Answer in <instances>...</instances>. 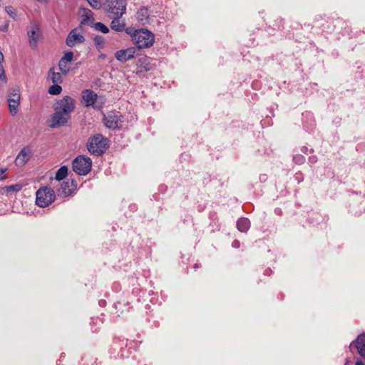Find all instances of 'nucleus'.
<instances>
[{"label": "nucleus", "instance_id": "1", "mask_svg": "<svg viewBox=\"0 0 365 365\" xmlns=\"http://www.w3.org/2000/svg\"><path fill=\"white\" fill-rule=\"evenodd\" d=\"M108 140L101 134L91 136L87 143L88 152L94 155H102L108 148Z\"/></svg>", "mask_w": 365, "mask_h": 365}, {"label": "nucleus", "instance_id": "2", "mask_svg": "<svg viewBox=\"0 0 365 365\" xmlns=\"http://www.w3.org/2000/svg\"><path fill=\"white\" fill-rule=\"evenodd\" d=\"M154 39V35L145 29L136 30L133 34V42L138 49L152 46Z\"/></svg>", "mask_w": 365, "mask_h": 365}, {"label": "nucleus", "instance_id": "3", "mask_svg": "<svg viewBox=\"0 0 365 365\" xmlns=\"http://www.w3.org/2000/svg\"><path fill=\"white\" fill-rule=\"evenodd\" d=\"M36 203L41 207H46L54 202L56 195L53 189L48 187H42L36 192Z\"/></svg>", "mask_w": 365, "mask_h": 365}, {"label": "nucleus", "instance_id": "4", "mask_svg": "<svg viewBox=\"0 0 365 365\" xmlns=\"http://www.w3.org/2000/svg\"><path fill=\"white\" fill-rule=\"evenodd\" d=\"M92 167L91 159L85 155H79L76 158L72 163L73 170L80 175H87Z\"/></svg>", "mask_w": 365, "mask_h": 365}, {"label": "nucleus", "instance_id": "5", "mask_svg": "<svg viewBox=\"0 0 365 365\" xmlns=\"http://www.w3.org/2000/svg\"><path fill=\"white\" fill-rule=\"evenodd\" d=\"M76 108V101L70 96H66L53 104V109L58 110L71 115Z\"/></svg>", "mask_w": 365, "mask_h": 365}, {"label": "nucleus", "instance_id": "6", "mask_svg": "<svg viewBox=\"0 0 365 365\" xmlns=\"http://www.w3.org/2000/svg\"><path fill=\"white\" fill-rule=\"evenodd\" d=\"M29 43L32 48L38 47V42L42 39V31L38 23H32L27 31Z\"/></svg>", "mask_w": 365, "mask_h": 365}, {"label": "nucleus", "instance_id": "7", "mask_svg": "<svg viewBox=\"0 0 365 365\" xmlns=\"http://www.w3.org/2000/svg\"><path fill=\"white\" fill-rule=\"evenodd\" d=\"M20 90L18 88H12L8 96L9 111L12 116L16 115L20 105Z\"/></svg>", "mask_w": 365, "mask_h": 365}, {"label": "nucleus", "instance_id": "8", "mask_svg": "<svg viewBox=\"0 0 365 365\" xmlns=\"http://www.w3.org/2000/svg\"><path fill=\"white\" fill-rule=\"evenodd\" d=\"M54 110L55 112L51 116L50 126L53 128H56L65 125L71 118V115L58 110Z\"/></svg>", "mask_w": 365, "mask_h": 365}, {"label": "nucleus", "instance_id": "9", "mask_svg": "<svg viewBox=\"0 0 365 365\" xmlns=\"http://www.w3.org/2000/svg\"><path fill=\"white\" fill-rule=\"evenodd\" d=\"M85 41L84 36L78 33L77 29L71 30L66 40V43L68 47L73 48L76 45L82 43Z\"/></svg>", "mask_w": 365, "mask_h": 365}, {"label": "nucleus", "instance_id": "10", "mask_svg": "<svg viewBox=\"0 0 365 365\" xmlns=\"http://www.w3.org/2000/svg\"><path fill=\"white\" fill-rule=\"evenodd\" d=\"M136 51L135 47H130L126 49L118 51L115 56L120 62H126L127 61L134 58Z\"/></svg>", "mask_w": 365, "mask_h": 365}, {"label": "nucleus", "instance_id": "11", "mask_svg": "<svg viewBox=\"0 0 365 365\" xmlns=\"http://www.w3.org/2000/svg\"><path fill=\"white\" fill-rule=\"evenodd\" d=\"M125 0H112L110 1V11L114 16H122L125 13Z\"/></svg>", "mask_w": 365, "mask_h": 365}, {"label": "nucleus", "instance_id": "12", "mask_svg": "<svg viewBox=\"0 0 365 365\" xmlns=\"http://www.w3.org/2000/svg\"><path fill=\"white\" fill-rule=\"evenodd\" d=\"M103 121L107 128L114 130L118 127L120 120L116 113L110 112L104 115Z\"/></svg>", "mask_w": 365, "mask_h": 365}, {"label": "nucleus", "instance_id": "13", "mask_svg": "<svg viewBox=\"0 0 365 365\" xmlns=\"http://www.w3.org/2000/svg\"><path fill=\"white\" fill-rule=\"evenodd\" d=\"M356 348L358 353L362 356L365 357V334H360L356 339L350 344V349Z\"/></svg>", "mask_w": 365, "mask_h": 365}, {"label": "nucleus", "instance_id": "14", "mask_svg": "<svg viewBox=\"0 0 365 365\" xmlns=\"http://www.w3.org/2000/svg\"><path fill=\"white\" fill-rule=\"evenodd\" d=\"M31 157V150L28 148H24L17 155L15 163L16 165L22 166L27 163Z\"/></svg>", "mask_w": 365, "mask_h": 365}, {"label": "nucleus", "instance_id": "15", "mask_svg": "<svg viewBox=\"0 0 365 365\" xmlns=\"http://www.w3.org/2000/svg\"><path fill=\"white\" fill-rule=\"evenodd\" d=\"M81 15L82 17L81 24H87L91 26L93 24V13L88 9H81Z\"/></svg>", "mask_w": 365, "mask_h": 365}, {"label": "nucleus", "instance_id": "16", "mask_svg": "<svg viewBox=\"0 0 365 365\" xmlns=\"http://www.w3.org/2000/svg\"><path fill=\"white\" fill-rule=\"evenodd\" d=\"M83 99L86 106H93L97 101V94L91 90H86L83 95Z\"/></svg>", "mask_w": 365, "mask_h": 365}, {"label": "nucleus", "instance_id": "17", "mask_svg": "<svg viewBox=\"0 0 365 365\" xmlns=\"http://www.w3.org/2000/svg\"><path fill=\"white\" fill-rule=\"evenodd\" d=\"M75 185L73 181H64L62 182L58 192L64 197L68 196L74 190Z\"/></svg>", "mask_w": 365, "mask_h": 365}, {"label": "nucleus", "instance_id": "18", "mask_svg": "<svg viewBox=\"0 0 365 365\" xmlns=\"http://www.w3.org/2000/svg\"><path fill=\"white\" fill-rule=\"evenodd\" d=\"M125 24L120 19V16H115L111 21L110 27L113 30L120 32L125 29Z\"/></svg>", "mask_w": 365, "mask_h": 365}, {"label": "nucleus", "instance_id": "19", "mask_svg": "<svg viewBox=\"0 0 365 365\" xmlns=\"http://www.w3.org/2000/svg\"><path fill=\"white\" fill-rule=\"evenodd\" d=\"M148 18H149V12H148V9L141 8L137 12V19L142 24H146L148 21Z\"/></svg>", "mask_w": 365, "mask_h": 365}, {"label": "nucleus", "instance_id": "20", "mask_svg": "<svg viewBox=\"0 0 365 365\" xmlns=\"http://www.w3.org/2000/svg\"><path fill=\"white\" fill-rule=\"evenodd\" d=\"M250 227V222L247 218L242 217L237 222V229L242 232H246Z\"/></svg>", "mask_w": 365, "mask_h": 365}, {"label": "nucleus", "instance_id": "21", "mask_svg": "<svg viewBox=\"0 0 365 365\" xmlns=\"http://www.w3.org/2000/svg\"><path fill=\"white\" fill-rule=\"evenodd\" d=\"M48 76L51 78V81L53 83H61L63 81L62 74L58 72H55L54 68H50L48 73Z\"/></svg>", "mask_w": 365, "mask_h": 365}, {"label": "nucleus", "instance_id": "22", "mask_svg": "<svg viewBox=\"0 0 365 365\" xmlns=\"http://www.w3.org/2000/svg\"><path fill=\"white\" fill-rule=\"evenodd\" d=\"M68 175V168L66 166L61 167L56 173V180H61L64 179Z\"/></svg>", "mask_w": 365, "mask_h": 365}, {"label": "nucleus", "instance_id": "23", "mask_svg": "<svg viewBox=\"0 0 365 365\" xmlns=\"http://www.w3.org/2000/svg\"><path fill=\"white\" fill-rule=\"evenodd\" d=\"M70 63L68 61H63L61 58L58 62V68L61 73L64 75H66L70 70Z\"/></svg>", "mask_w": 365, "mask_h": 365}, {"label": "nucleus", "instance_id": "24", "mask_svg": "<svg viewBox=\"0 0 365 365\" xmlns=\"http://www.w3.org/2000/svg\"><path fill=\"white\" fill-rule=\"evenodd\" d=\"M91 27H93L95 30L101 31L103 34H107L109 31V29L101 22L93 23Z\"/></svg>", "mask_w": 365, "mask_h": 365}, {"label": "nucleus", "instance_id": "25", "mask_svg": "<svg viewBox=\"0 0 365 365\" xmlns=\"http://www.w3.org/2000/svg\"><path fill=\"white\" fill-rule=\"evenodd\" d=\"M95 45L98 50H101L105 46V38L102 36L96 35L93 38Z\"/></svg>", "mask_w": 365, "mask_h": 365}, {"label": "nucleus", "instance_id": "26", "mask_svg": "<svg viewBox=\"0 0 365 365\" xmlns=\"http://www.w3.org/2000/svg\"><path fill=\"white\" fill-rule=\"evenodd\" d=\"M62 88L58 83H54L48 88V93L51 95H58L61 93Z\"/></svg>", "mask_w": 365, "mask_h": 365}, {"label": "nucleus", "instance_id": "27", "mask_svg": "<svg viewBox=\"0 0 365 365\" xmlns=\"http://www.w3.org/2000/svg\"><path fill=\"white\" fill-rule=\"evenodd\" d=\"M5 11L6 13L14 19H16V9L11 6H7L5 8Z\"/></svg>", "mask_w": 365, "mask_h": 365}, {"label": "nucleus", "instance_id": "28", "mask_svg": "<svg viewBox=\"0 0 365 365\" xmlns=\"http://www.w3.org/2000/svg\"><path fill=\"white\" fill-rule=\"evenodd\" d=\"M73 53L72 51H67L64 53L63 57L61 58L62 60L68 61V63H71L73 61Z\"/></svg>", "mask_w": 365, "mask_h": 365}, {"label": "nucleus", "instance_id": "29", "mask_svg": "<svg viewBox=\"0 0 365 365\" xmlns=\"http://www.w3.org/2000/svg\"><path fill=\"white\" fill-rule=\"evenodd\" d=\"M88 3L95 9H100L101 6V3L100 0H86Z\"/></svg>", "mask_w": 365, "mask_h": 365}, {"label": "nucleus", "instance_id": "30", "mask_svg": "<svg viewBox=\"0 0 365 365\" xmlns=\"http://www.w3.org/2000/svg\"><path fill=\"white\" fill-rule=\"evenodd\" d=\"M0 78L5 80V81L6 79L4 68L1 62H0Z\"/></svg>", "mask_w": 365, "mask_h": 365}, {"label": "nucleus", "instance_id": "31", "mask_svg": "<svg viewBox=\"0 0 365 365\" xmlns=\"http://www.w3.org/2000/svg\"><path fill=\"white\" fill-rule=\"evenodd\" d=\"M20 190V186L19 185H11L8 187V190H15L18 191Z\"/></svg>", "mask_w": 365, "mask_h": 365}, {"label": "nucleus", "instance_id": "32", "mask_svg": "<svg viewBox=\"0 0 365 365\" xmlns=\"http://www.w3.org/2000/svg\"><path fill=\"white\" fill-rule=\"evenodd\" d=\"M135 30H134L133 28H127L125 29V32L126 34H129L131 36V37L133 38V32L135 31Z\"/></svg>", "mask_w": 365, "mask_h": 365}, {"label": "nucleus", "instance_id": "33", "mask_svg": "<svg viewBox=\"0 0 365 365\" xmlns=\"http://www.w3.org/2000/svg\"><path fill=\"white\" fill-rule=\"evenodd\" d=\"M232 246L235 248H238L240 247V242L238 240H235L232 242Z\"/></svg>", "mask_w": 365, "mask_h": 365}, {"label": "nucleus", "instance_id": "34", "mask_svg": "<svg viewBox=\"0 0 365 365\" xmlns=\"http://www.w3.org/2000/svg\"><path fill=\"white\" fill-rule=\"evenodd\" d=\"M6 172V170L0 168V180L4 179V174Z\"/></svg>", "mask_w": 365, "mask_h": 365}, {"label": "nucleus", "instance_id": "35", "mask_svg": "<svg viewBox=\"0 0 365 365\" xmlns=\"http://www.w3.org/2000/svg\"><path fill=\"white\" fill-rule=\"evenodd\" d=\"M4 61V55L0 51V62L1 63Z\"/></svg>", "mask_w": 365, "mask_h": 365}, {"label": "nucleus", "instance_id": "36", "mask_svg": "<svg viewBox=\"0 0 365 365\" xmlns=\"http://www.w3.org/2000/svg\"><path fill=\"white\" fill-rule=\"evenodd\" d=\"M355 365H364V364L361 361H356Z\"/></svg>", "mask_w": 365, "mask_h": 365}, {"label": "nucleus", "instance_id": "37", "mask_svg": "<svg viewBox=\"0 0 365 365\" xmlns=\"http://www.w3.org/2000/svg\"><path fill=\"white\" fill-rule=\"evenodd\" d=\"M299 160H302L303 159V157H302V156H299Z\"/></svg>", "mask_w": 365, "mask_h": 365}]
</instances>
